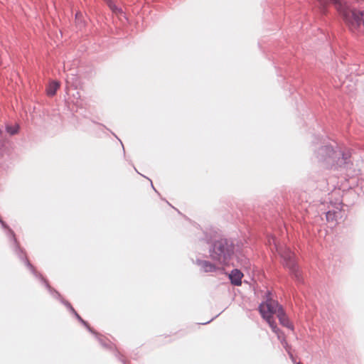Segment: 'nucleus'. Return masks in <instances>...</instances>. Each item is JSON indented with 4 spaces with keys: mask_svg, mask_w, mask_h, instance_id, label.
<instances>
[{
    "mask_svg": "<svg viewBox=\"0 0 364 364\" xmlns=\"http://www.w3.org/2000/svg\"><path fill=\"white\" fill-rule=\"evenodd\" d=\"M319 162L327 168L338 169L348 166L350 153L346 152L341 147L336 149L330 146L321 147L316 156Z\"/></svg>",
    "mask_w": 364,
    "mask_h": 364,
    "instance_id": "1",
    "label": "nucleus"
},
{
    "mask_svg": "<svg viewBox=\"0 0 364 364\" xmlns=\"http://www.w3.org/2000/svg\"><path fill=\"white\" fill-rule=\"evenodd\" d=\"M332 3L345 22L352 26H358L364 23V10L356 11L350 8L347 2L343 0H316V6L321 13H325L326 6Z\"/></svg>",
    "mask_w": 364,
    "mask_h": 364,
    "instance_id": "2",
    "label": "nucleus"
},
{
    "mask_svg": "<svg viewBox=\"0 0 364 364\" xmlns=\"http://www.w3.org/2000/svg\"><path fill=\"white\" fill-rule=\"evenodd\" d=\"M269 245H273L276 251L280 255L283 259L284 265L289 269L291 273L298 280H301V274L294 259V254L287 247H282L279 245L275 237H271L268 240Z\"/></svg>",
    "mask_w": 364,
    "mask_h": 364,
    "instance_id": "3",
    "label": "nucleus"
},
{
    "mask_svg": "<svg viewBox=\"0 0 364 364\" xmlns=\"http://www.w3.org/2000/svg\"><path fill=\"white\" fill-rule=\"evenodd\" d=\"M232 253V246L225 240L216 241L210 250V258L218 265H229Z\"/></svg>",
    "mask_w": 364,
    "mask_h": 364,
    "instance_id": "4",
    "label": "nucleus"
},
{
    "mask_svg": "<svg viewBox=\"0 0 364 364\" xmlns=\"http://www.w3.org/2000/svg\"><path fill=\"white\" fill-rule=\"evenodd\" d=\"M277 307V304L275 303H273L271 304H264V305H259V311L262 316V318L268 323L270 328H272V331L277 334V338L281 342L283 347L287 350L288 352L292 362H295L294 358L291 353L289 350V346L288 343L285 339V336L284 333L279 330V328H277L276 323L274 320H271L269 318V312L270 309H274V308ZM273 311V310H271Z\"/></svg>",
    "mask_w": 364,
    "mask_h": 364,
    "instance_id": "5",
    "label": "nucleus"
},
{
    "mask_svg": "<svg viewBox=\"0 0 364 364\" xmlns=\"http://www.w3.org/2000/svg\"><path fill=\"white\" fill-rule=\"evenodd\" d=\"M270 303H271V304H272L273 303H275L277 304V307L274 308L275 311L270 310L269 312H268V314H269L270 319L274 320L273 315L276 314L279 320L280 323L282 326L293 330L294 329L293 325L289 321L288 317L286 316L282 307L279 305V304L277 301H274L272 299H267L264 302H262L260 305L269 304Z\"/></svg>",
    "mask_w": 364,
    "mask_h": 364,
    "instance_id": "6",
    "label": "nucleus"
},
{
    "mask_svg": "<svg viewBox=\"0 0 364 364\" xmlns=\"http://www.w3.org/2000/svg\"><path fill=\"white\" fill-rule=\"evenodd\" d=\"M65 305L69 308L70 309V311L75 314V316L77 317V318L85 326H86V328H87V329L91 332L93 334H95L97 339L99 340V341L102 343V345L104 346V343L102 342V338L99 336V335L95 332L90 326L89 325L87 324V323L84 321L78 314L75 311V309L72 307V306L70 305V303L68 302H64Z\"/></svg>",
    "mask_w": 364,
    "mask_h": 364,
    "instance_id": "7",
    "label": "nucleus"
},
{
    "mask_svg": "<svg viewBox=\"0 0 364 364\" xmlns=\"http://www.w3.org/2000/svg\"><path fill=\"white\" fill-rule=\"evenodd\" d=\"M242 277L243 274L237 269H233L229 274V278L231 281V283L236 286L241 285Z\"/></svg>",
    "mask_w": 364,
    "mask_h": 364,
    "instance_id": "8",
    "label": "nucleus"
},
{
    "mask_svg": "<svg viewBox=\"0 0 364 364\" xmlns=\"http://www.w3.org/2000/svg\"><path fill=\"white\" fill-rule=\"evenodd\" d=\"M197 264L200 266L201 269L205 272H214L217 269L215 262L211 263L208 261L197 260Z\"/></svg>",
    "mask_w": 364,
    "mask_h": 364,
    "instance_id": "9",
    "label": "nucleus"
},
{
    "mask_svg": "<svg viewBox=\"0 0 364 364\" xmlns=\"http://www.w3.org/2000/svg\"><path fill=\"white\" fill-rule=\"evenodd\" d=\"M343 215L341 210H329L326 213V220L328 222H337L338 219L342 218Z\"/></svg>",
    "mask_w": 364,
    "mask_h": 364,
    "instance_id": "10",
    "label": "nucleus"
},
{
    "mask_svg": "<svg viewBox=\"0 0 364 364\" xmlns=\"http://www.w3.org/2000/svg\"><path fill=\"white\" fill-rule=\"evenodd\" d=\"M59 87V83L56 81L51 82L47 87V94L50 96H53L55 94L57 90Z\"/></svg>",
    "mask_w": 364,
    "mask_h": 364,
    "instance_id": "11",
    "label": "nucleus"
},
{
    "mask_svg": "<svg viewBox=\"0 0 364 364\" xmlns=\"http://www.w3.org/2000/svg\"><path fill=\"white\" fill-rule=\"evenodd\" d=\"M25 263L27 265L28 267L30 268V269L31 270V272L33 273V274H35L36 277H41L42 279V280L44 282V283L46 284V287L48 289H50V287L48 285V282L41 277V274H38L34 267L32 266V264L29 262V261L26 258L25 259Z\"/></svg>",
    "mask_w": 364,
    "mask_h": 364,
    "instance_id": "12",
    "label": "nucleus"
},
{
    "mask_svg": "<svg viewBox=\"0 0 364 364\" xmlns=\"http://www.w3.org/2000/svg\"><path fill=\"white\" fill-rule=\"evenodd\" d=\"M107 1V3L109 6V7L110 8V9L113 11V13L116 14H122L123 12L122 11V9L120 8H118L112 1L111 0H106Z\"/></svg>",
    "mask_w": 364,
    "mask_h": 364,
    "instance_id": "13",
    "label": "nucleus"
},
{
    "mask_svg": "<svg viewBox=\"0 0 364 364\" xmlns=\"http://www.w3.org/2000/svg\"><path fill=\"white\" fill-rule=\"evenodd\" d=\"M0 223L1 224V225L4 228L8 229L9 237L14 241L15 245H16V248H18L17 244H16V240L15 238L14 232L11 229L9 228V227L6 225V224L1 218H0Z\"/></svg>",
    "mask_w": 364,
    "mask_h": 364,
    "instance_id": "14",
    "label": "nucleus"
},
{
    "mask_svg": "<svg viewBox=\"0 0 364 364\" xmlns=\"http://www.w3.org/2000/svg\"><path fill=\"white\" fill-rule=\"evenodd\" d=\"M18 125L15 124L14 126L7 125L6 126V131L8 133H9L11 135H14L18 132Z\"/></svg>",
    "mask_w": 364,
    "mask_h": 364,
    "instance_id": "15",
    "label": "nucleus"
},
{
    "mask_svg": "<svg viewBox=\"0 0 364 364\" xmlns=\"http://www.w3.org/2000/svg\"><path fill=\"white\" fill-rule=\"evenodd\" d=\"M78 16H79V14H76V18H78Z\"/></svg>",
    "mask_w": 364,
    "mask_h": 364,
    "instance_id": "16",
    "label": "nucleus"
}]
</instances>
